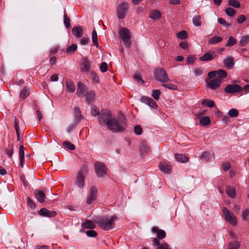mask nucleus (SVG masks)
I'll return each mask as SVG.
<instances>
[{
    "label": "nucleus",
    "mask_w": 249,
    "mask_h": 249,
    "mask_svg": "<svg viewBox=\"0 0 249 249\" xmlns=\"http://www.w3.org/2000/svg\"><path fill=\"white\" fill-rule=\"evenodd\" d=\"M117 217L113 215L110 217H102L96 218L94 220V222L103 230L108 231L114 228L115 221Z\"/></svg>",
    "instance_id": "1"
},
{
    "label": "nucleus",
    "mask_w": 249,
    "mask_h": 249,
    "mask_svg": "<svg viewBox=\"0 0 249 249\" xmlns=\"http://www.w3.org/2000/svg\"><path fill=\"white\" fill-rule=\"evenodd\" d=\"M125 118L123 116L119 121L115 118H112L107 127L113 132H122L125 130Z\"/></svg>",
    "instance_id": "2"
},
{
    "label": "nucleus",
    "mask_w": 249,
    "mask_h": 249,
    "mask_svg": "<svg viewBox=\"0 0 249 249\" xmlns=\"http://www.w3.org/2000/svg\"><path fill=\"white\" fill-rule=\"evenodd\" d=\"M155 79L161 83H166L169 81L166 71L163 68H157L155 70L154 72Z\"/></svg>",
    "instance_id": "3"
},
{
    "label": "nucleus",
    "mask_w": 249,
    "mask_h": 249,
    "mask_svg": "<svg viewBox=\"0 0 249 249\" xmlns=\"http://www.w3.org/2000/svg\"><path fill=\"white\" fill-rule=\"evenodd\" d=\"M119 35L124 46L126 48H129L131 45V35L129 31L125 28H122L119 31Z\"/></svg>",
    "instance_id": "4"
},
{
    "label": "nucleus",
    "mask_w": 249,
    "mask_h": 249,
    "mask_svg": "<svg viewBox=\"0 0 249 249\" xmlns=\"http://www.w3.org/2000/svg\"><path fill=\"white\" fill-rule=\"evenodd\" d=\"M222 211L225 216V220L233 226L236 225L237 221L233 213L226 207H223Z\"/></svg>",
    "instance_id": "5"
},
{
    "label": "nucleus",
    "mask_w": 249,
    "mask_h": 249,
    "mask_svg": "<svg viewBox=\"0 0 249 249\" xmlns=\"http://www.w3.org/2000/svg\"><path fill=\"white\" fill-rule=\"evenodd\" d=\"M112 118L111 111L108 110L102 112L99 115L98 119L100 124L102 123H105L107 126Z\"/></svg>",
    "instance_id": "6"
},
{
    "label": "nucleus",
    "mask_w": 249,
    "mask_h": 249,
    "mask_svg": "<svg viewBox=\"0 0 249 249\" xmlns=\"http://www.w3.org/2000/svg\"><path fill=\"white\" fill-rule=\"evenodd\" d=\"M95 171L98 177H103L107 174V168L102 162H97L95 163Z\"/></svg>",
    "instance_id": "7"
},
{
    "label": "nucleus",
    "mask_w": 249,
    "mask_h": 249,
    "mask_svg": "<svg viewBox=\"0 0 249 249\" xmlns=\"http://www.w3.org/2000/svg\"><path fill=\"white\" fill-rule=\"evenodd\" d=\"M128 5L125 2L121 3L117 7V16L119 19L124 18L125 15L128 9Z\"/></svg>",
    "instance_id": "8"
},
{
    "label": "nucleus",
    "mask_w": 249,
    "mask_h": 249,
    "mask_svg": "<svg viewBox=\"0 0 249 249\" xmlns=\"http://www.w3.org/2000/svg\"><path fill=\"white\" fill-rule=\"evenodd\" d=\"M224 91L227 93H239L242 91V88L237 84H229L225 88Z\"/></svg>",
    "instance_id": "9"
},
{
    "label": "nucleus",
    "mask_w": 249,
    "mask_h": 249,
    "mask_svg": "<svg viewBox=\"0 0 249 249\" xmlns=\"http://www.w3.org/2000/svg\"><path fill=\"white\" fill-rule=\"evenodd\" d=\"M216 57V53L214 50H211L199 58L202 61H209L214 59Z\"/></svg>",
    "instance_id": "10"
},
{
    "label": "nucleus",
    "mask_w": 249,
    "mask_h": 249,
    "mask_svg": "<svg viewBox=\"0 0 249 249\" xmlns=\"http://www.w3.org/2000/svg\"><path fill=\"white\" fill-rule=\"evenodd\" d=\"M97 189L96 187L92 186L90 188L89 195L87 198V203L88 204H91L96 198Z\"/></svg>",
    "instance_id": "11"
},
{
    "label": "nucleus",
    "mask_w": 249,
    "mask_h": 249,
    "mask_svg": "<svg viewBox=\"0 0 249 249\" xmlns=\"http://www.w3.org/2000/svg\"><path fill=\"white\" fill-rule=\"evenodd\" d=\"M87 92V87L82 82H79L77 83V89L76 93L79 97H85Z\"/></svg>",
    "instance_id": "12"
},
{
    "label": "nucleus",
    "mask_w": 249,
    "mask_h": 249,
    "mask_svg": "<svg viewBox=\"0 0 249 249\" xmlns=\"http://www.w3.org/2000/svg\"><path fill=\"white\" fill-rule=\"evenodd\" d=\"M141 101L148 105L150 107L153 108H156L157 105L156 102L150 97L146 96H142L141 99Z\"/></svg>",
    "instance_id": "13"
},
{
    "label": "nucleus",
    "mask_w": 249,
    "mask_h": 249,
    "mask_svg": "<svg viewBox=\"0 0 249 249\" xmlns=\"http://www.w3.org/2000/svg\"><path fill=\"white\" fill-rule=\"evenodd\" d=\"M160 170L164 173L169 174L171 173L172 167L168 162L166 161L160 162L159 164Z\"/></svg>",
    "instance_id": "14"
},
{
    "label": "nucleus",
    "mask_w": 249,
    "mask_h": 249,
    "mask_svg": "<svg viewBox=\"0 0 249 249\" xmlns=\"http://www.w3.org/2000/svg\"><path fill=\"white\" fill-rule=\"evenodd\" d=\"M221 83V80L220 79L214 78L210 81L207 84V86L211 89L215 90L220 87Z\"/></svg>",
    "instance_id": "15"
},
{
    "label": "nucleus",
    "mask_w": 249,
    "mask_h": 249,
    "mask_svg": "<svg viewBox=\"0 0 249 249\" xmlns=\"http://www.w3.org/2000/svg\"><path fill=\"white\" fill-rule=\"evenodd\" d=\"M39 214L43 216L51 217L55 216L57 213L55 211H49L45 208H43L39 211Z\"/></svg>",
    "instance_id": "16"
},
{
    "label": "nucleus",
    "mask_w": 249,
    "mask_h": 249,
    "mask_svg": "<svg viewBox=\"0 0 249 249\" xmlns=\"http://www.w3.org/2000/svg\"><path fill=\"white\" fill-rule=\"evenodd\" d=\"M84 180L85 177L84 175V172L81 170L77 177L76 184L79 188H83L84 186Z\"/></svg>",
    "instance_id": "17"
},
{
    "label": "nucleus",
    "mask_w": 249,
    "mask_h": 249,
    "mask_svg": "<svg viewBox=\"0 0 249 249\" xmlns=\"http://www.w3.org/2000/svg\"><path fill=\"white\" fill-rule=\"evenodd\" d=\"M140 151L142 155L149 153L150 149L145 141H142L139 145Z\"/></svg>",
    "instance_id": "18"
},
{
    "label": "nucleus",
    "mask_w": 249,
    "mask_h": 249,
    "mask_svg": "<svg viewBox=\"0 0 249 249\" xmlns=\"http://www.w3.org/2000/svg\"><path fill=\"white\" fill-rule=\"evenodd\" d=\"M151 231L153 233H157V238L159 239H162L166 237V232L163 230H159L157 227H153Z\"/></svg>",
    "instance_id": "19"
},
{
    "label": "nucleus",
    "mask_w": 249,
    "mask_h": 249,
    "mask_svg": "<svg viewBox=\"0 0 249 249\" xmlns=\"http://www.w3.org/2000/svg\"><path fill=\"white\" fill-rule=\"evenodd\" d=\"M149 17L154 20H158L161 18V14L159 10H153L149 12Z\"/></svg>",
    "instance_id": "20"
},
{
    "label": "nucleus",
    "mask_w": 249,
    "mask_h": 249,
    "mask_svg": "<svg viewBox=\"0 0 249 249\" xmlns=\"http://www.w3.org/2000/svg\"><path fill=\"white\" fill-rule=\"evenodd\" d=\"M72 33L73 36L77 37H82L84 34L83 27L80 26L73 27Z\"/></svg>",
    "instance_id": "21"
},
{
    "label": "nucleus",
    "mask_w": 249,
    "mask_h": 249,
    "mask_svg": "<svg viewBox=\"0 0 249 249\" xmlns=\"http://www.w3.org/2000/svg\"><path fill=\"white\" fill-rule=\"evenodd\" d=\"M67 90L70 93H73L75 90V86L72 80L69 79L66 80Z\"/></svg>",
    "instance_id": "22"
},
{
    "label": "nucleus",
    "mask_w": 249,
    "mask_h": 249,
    "mask_svg": "<svg viewBox=\"0 0 249 249\" xmlns=\"http://www.w3.org/2000/svg\"><path fill=\"white\" fill-rule=\"evenodd\" d=\"M34 193L36 198L39 201V202L43 203L45 201L46 196L42 191L36 190Z\"/></svg>",
    "instance_id": "23"
},
{
    "label": "nucleus",
    "mask_w": 249,
    "mask_h": 249,
    "mask_svg": "<svg viewBox=\"0 0 249 249\" xmlns=\"http://www.w3.org/2000/svg\"><path fill=\"white\" fill-rule=\"evenodd\" d=\"M226 192L229 197L231 198H235L236 193L235 188L233 186H229L227 187L226 190Z\"/></svg>",
    "instance_id": "24"
},
{
    "label": "nucleus",
    "mask_w": 249,
    "mask_h": 249,
    "mask_svg": "<svg viewBox=\"0 0 249 249\" xmlns=\"http://www.w3.org/2000/svg\"><path fill=\"white\" fill-rule=\"evenodd\" d=\"M223 63L226 68L228 69H232L234 66V59L232 57H228L226 59H225L223 61Z\"/></svg>",
    "instance_id": "25"
},
{
    "label": "nucleus",
    "mask_w": 249,
    "mask_h": 249,
    "mask_svg": "<svg viewBox=\"0 0 249 249\" xmlns=\"http://www.w3.org/2000/svg\"><path fill=\"white\" fill-rule=\"evenodd\" d=\"M81 69L82 71H89L90 69V63L86 58L83 60L81 64Z\"/></svg>",
    "instance_id": "26"
},
{
    "label": "nucleus",
    "mask_w": 249,
    "mask_h": 249,
    "mask_svg": "<svg viewBox=\"0 0 249 249\" xmlns=\"http://www.w3.org/2000/svg\"><path fill=\"white\" fill-rule=\"evenodd\" d=\"M82 226L86 229H94L95 228L94 222L89 220H86L85 222L82 223Z\"/></svg>",
    "instance_id": "27"
},
{
    "label": "nucleus",
    "mask_w": 249,
    "mask_h": 249,
    "mask_svg": "<svg viewBox=\"0 0 249 249\" xmlns=\"http://www.w3.org/2000/svg\"><path fill=\"white\" fill-rule=\"evenodd\" d=\"M176 160L180 162H186L188 161V157L183 154H176L175 155Z\"/></svg>",
    "instance_id": "28"
},
{
    "label": "nucleus",
    "mask_w": 249,
    "mask_h": 249,
    "mask_svg": "<svg viewBox=\"0 0 249 249\" xmlns=\"http://www.w3.org/2000/svg\"><path fill=\"white\" fill-rule=\"evenodd\" d=\"M74 113L76 121H79L81 120L83 116L81 114L80 109L79 107H75L74 108Z\"/></svg>",
    "instance_id": "29"
},
{
    "label": "nucleus",
    "mask_w": 249,
    "mask_h": 249,
    "mask_svg": "<svg viewBox=\"0 0 249 249\" xmlns=\"http://www.w3.org/2000/svg\"><path fill=\"white\" fill-rule=\"evenodd\" d=\"M211 123V120L209 117L208 116H204L201 118L199 119V123L200 124L202 125H209Z\"/></svg>",
    "instance_id": "30"
},
{
    "label": "nucleus",
    "mask_w": 249,
    "mask_h": 249,
    "mask_svg": "<svg viewBox=\"0 0 249 249\" xmlns=\"http://www.w3.org/2000/svg\"><path fill=\"white\" fill-rule=\"evenodd\" d=\"M193 23L196 26H200L202 24L200 16L199 15L194 16L193 18Z\"/></svg>",
    "instance_id": "31"
},
{
    "label": "nucleus",
    "mask_w": 249,
    "mask_h": 249,
    "mask_svg": "<svg viewBox=\"0 0 249 249\" xmlns=\"http://www.w3.org/2000/svg\"><path fill=\"white\" fill-rule=\"evenodd\" d=\"M217 74L218 75V77L215 78L216 79H220L221 82L222 81L223 79L227 76L226 71L222 69H219L217 71Z\"/></svg>",
    "instance_id": "32"
},
{
    "label": "nucleus",
    "mask_w": 249,
    "mask_h": 249,
    "mask_svg": "<svg viewBox=\"0 0 249 249\" xmlns=\"http://www.w3.org/2000/svg\"><path fill=\"white\" fill-rule=\"evenodd\" d=\"M77 46L75 44H72L71 46L68 47L66 50V53L68 54H72L77 50Z\"/></svg>",
    "instance_id": "33"
},
{
    "label": "nucleus",
    "mask_w": 249,
    "mask_h": 249,
    "mask_svg": "<svg viewBox=\"0 0 249 249\" xmlns=\"http://www.w3.org/2000/svg\"><path fill=\"white\" fill-rule=\"evenodd\" d=\"M249 42V36L246 35L241 37L239 45L242 46H245Z\"/></svg>",
    "instance_id": "34"
},
{
    "label": "nucleus",
    "mask_w": 249,
    "mask_h": 249,
    "mask_svg": "<svg viewBox=\"0 0 249 249\" xmlns=\"http://www.w3.org/2000/svg\"><path fill=\"white\" fill-rule=\"evenodd\" d=\"M87 98L86 101L88 103H90L93 102L94 100L95 97V93L92 91H90L88 92L87 94L86 93Z\"/></svg>",
    "instance_id": "35"
},
{
    "label": "nucleus",
    "mask_w": 249,
    "mask_h": 249,
    "mask_svg": "<svg viewBox=\"0 0 249 249\" xmlns=\"http://www.w3.org/2000/svg\"><path fill=\"white\" fill-rule=\"evenodd\" d=\"M212 156L214 157V154L213 153L212 154L210 152L205 151L202 154L200 158L201 159H204L206 160H209L211 158Z\"/></svg>",
    "instance_id": "36"
},
{
    "label": "nucleus",
    "mask_w": 249,
    "mask_h": 249,
    "mask_svg": "<svg viewBox=\"0 0 249 249\" xmlns=\"http://www.w3.org/2000/svg\"><path fill=\"white\" fill-rule=\"evenodd\" d=\"M228 4L234 8H239L241 7L240 2L237 0H229Z\"/></svg>",
    "instance_id": "37"
},
{
    "label": "nucleus",
    "mask_w": 249,
    "mask_h": 249,
    "mask_svg": "<svg viewBox=\"0 0 249 249\" xmlns=\"http://www.w3.org/2000/svg\"><path fill=\"white\" fill-rule=\"evenodd\" d=\"M29 95V89L28 88H24L20 93V98L25 99Z\"/></svg>",
    "instance_id": "38"
},
{
    "label": "nucleus",
    "mask_w": 249,
    "mask_h": 249,
    "mask_svg": "<svg viewBox=\"0 0 249 249\" xmlns=\"http://www.w3.org/2000/svg\"><path fill=\"white\" fill-rule=\"evenodd\" d=\"M202 106H207L209 107H213L215 106L213 100H208L204 99L201 103Z\"/></svg>",
    "instance_id": "39"
},
{
    "label": "nucleus",
    "mask_w": 249,
    "mask_h": 249,
    "mask_svg": "<svg viewBox=\"0 0 249 249\" xmlns=\"http://www.w3.org/2000/svg\"><path fill=\"white\" fill-rule=\"evenodd\" d=\"M63 145L70 150H74L75 149V146L70 141H64Z\"/></svg>",
    "instance_id": "40"
},
{
    "label": "nucleus",
    "mask_w": 249,
    "mask_h": 249,
    "mask_svg": "<svg viewBox=\"0 0 249 249\" xmlns=\"http://www.w3.org/2000/svg\"><path fill=\"white\" fill-rule=\"evenodd\" d=\"M222 40V38L221 37L215 36L209 40V44H213L217 43Z\"/></svg>",
    "instance_id": "41"
},
{
    "label": "nucleus",
    "mask_w": 249,
    "mask_h": 249,
    "mask_svg": "<svg viewBox=\"0 0 249 249\" xmlns=\"http://www.w3.org/2000/svg\"><path fill=\"white\" fill-rule=\"evenodd\" d=\"M92 40L93 44L96 47H98L99 44L98 42V39H97V34L95 31V30H93L92 32Z\"/></svg>",
    "instance_id": "42"
},
{
    "label": "nucleus",
    "mask_w": 249,
    "mask_h": 249,
    "mask_svg": "<svg viewBox=\"0 0 249 249\" xmlns=\"http://www.w3.org/2000/svg\"><path fill=\"white\" fill-rule=\"evenodd\" d=\"M239 112L237 109L235 108H232L230 109L228 112V115L232 118L236 117L238 116Z\"/></svg>",
    "instance_id": "43"
},
{
    "label": "nucleus",
    "mask_w": 249,
    "mask_h": 249,
    "mask_svg": "<svg viewBox=\"0 0 249 249\" xmlns=\"http://www.w3.org/2000/svg\"><path fill=\"white\" fill-rule=\"evenodd\" d=\"M99 113L100 112L98 108L94 105H92L91 107V115L94 116H96L99 115Z\"/></svg>",
    "instance_id": "44"
},
{
    "label": "nucleus",
    "mask_w": 249,
    "mask_h": 249,
    "mask_svg": "<svg viewBox=\"0 0 249 249\" xmlns=\"http://www.w3.org/2000/svg\"><path fill=\"white\" fill-rule=\"evenodd\" d=\"M239 247V242L236 241H234L230 243L229 249H238Z\"/></svg>",
    "instance_id": "45"
},
{
    "label": "nucleus",
    "mask_w": 249,
    "mask_h": 249,
    "mask_svg": "<svg viewBox=\"0 0 249 249\" xmlns=\"http://www.w3.org/2000/svg\"><path fill=\"white\" fill-rule=\"evenodd\" d=\"M64 22L66 27L67 28H70L71 26L70 24V19L65 13V12H64Z\"/></svg>",
    "instance_id": "46"
},
{
    "label": "nucleus",
    "mask_w": 249,
    "mask_h": 249,
    "mask_svg": "<svg viewBox=\"0 0 249 249\" xmlns=\"http://www.w3.org/2000/svg\"><path fill=\"white\" fill-rule=\"evenodd\" d=\"M226 14L229 17H233L235 14V10L231 7H228L225 10Z\"/></svg>",
    "instance_id": "47"
},
{
    "label": "nucleus",
    "mask_w": 249,
    "mask_h": 249,
    "mask_svg": "<svg viewBox=\"0 0 249 249\" xmlns=\"http://www.w3.org/2000/svg\"><path fill=\"white\" fill-rule=\"evenodd\" d=\"M177 36L178 38L183 39L187 37L188 35L185 31H181L177 34Z\"/></svg>",
    "instance_id": "48"
},
{
    "label": "nucleus",
    "mask_w": 249,
    "mask_h": 249,
    "mask_svg": "<svg viewBox=\"0 0 249 249\" xmlns=\"http://www.w3.org/2000/svg\"><path fill=\"white\" fill-rule=\"evenodd\" d=\"M162 86L172 90H176L178 89V86L173 84H163Z\"/></svg>",
    "instance_id": "49"
},
{
    "label": "nucleus",
    "mask_w": 249,
    "mask_h": 249,
    "mask_svg": "<svg viewBox=\"0 0 249 249\" xmlns=\"http://www.w3.org/2000/svg\"><path fill=\"white\" fill-rule=\"evenodd\" d=\"M161 92L159 89H154L152 91V96L156 100H159Z\"/></svg>",
    "instance_id": "50"
},
{
    "label": "nucleus",
    "mask_w": 249,
    "mask_h": 249,
    "mask_svg": "<svg viewBox=\"0 0 249 249\" xmlns=\"http://www.w3.org/2000/svg\"><path fill=\"white\" fill-rule=\"evenodd\" d=\"M236 42L235 39L233 36H230L226 46L230 47L234 45Z\"/></svg>",
    "instance_id": "51"
},
{
    "label": "nucleus",
    "mask_w": 249,
    "mask_h": 249,
    "mask_svg": "<svg viewBox=\"0 0 249 249\" xmlns=\"http://www.w3.org/2000/svg\"><path fill=\"white\" fill-rule=\"evenodd\" d=\"M134 132L137 135H140L142 134V129L140 125H137L134 127Z\"/></svg>",
    "instance_id": "52"
},
{
    "label": "nucleus",
    "mask_w": 249,
    "mask_h": 249,
    "mask_svg": "<svg viewBox=\"0 0 249 249\" xmlns=\"http://www.w3.org/2000/svg\"><path fill=\"white\" fill-rule=\"evenodd\" d=\"M87 235L89 237H94L97 235V233L94 230H89L86 231Z\"/></svg>",
    "instance_id": "53"
},
{
    "label": "nucleus",
    "mask_w": 249,
    "mask_h": 249,
    "mask_svg": "<svg viewBox=\"0 0 249 249\" xmlns=\"http://www.w3.org/2000/svg\"><path fill=\"white\" fill-rule=\"evenodd\" d=\"M100 71L103 72H106L107 71V64L106 62H103L100 66Z\"/></svg>",
    "instance_id": "54"
},
{
    "label": "nucleus",
    "mask_w": 249,
    "mask_h": 249,
    "mask_svg": "<svg viewBox=\"0 0 249 249\" xmlns=\"http://www.w3.org/2000/svg\"><path fill=\"white\" fill-rule=\"evenodd\" d=\"M222 167L224 171H227L231 167V165L228 162H224L222 164Z\"/></svg>",
    "instance_id": "55"
},
{
    "label": "nucleus",
    "mask_w": 249,
    "mask_h": 249,
    "mask_svg": "<svg viewBox=\"0 0 249 249\" xmlns=\"http://www.w3.org/2000/svg\"><path fill=\"white\" fill-rule=\"evenodd\" d=\"M6 153L7 155L9 156V157L12 159V155L13 153V147H9L8 148L6 149Z\"/></svg>",
    "instance_id": "56"
},
{
    "label": "nucleus",
    "mask_w": 249,
    "mask_h": 249,
    "mask_svg": "<svg viewBox=\"0 0 249 249\" xmlns=\"http://www.w3.org/2000/svg\"><path fill=\"white\" fill-rule=\"evenodd\" d=\"M249 215V209H246L243 211L242 216V218L244 220L246 221L248 220L247 217H248Z\"/></svg>",
    "instance_id": "57"
},
{
    "label": "nucleus",
    "mask_w": 249,
    "mask_h": 249,
    "mask_svg": "<svg viewBox=\"0 0 249 249\" xmlns=\"http://www.w3.org/2000/svg\"><path fill=\"white\" fill-rule=\"evenodd\" d=\"M27 202L28 205L31 208H35V207H36L35 204L34 203L33 200L29 197H27Z\"/></svg>",
    "instance_id": "58"
},
{
    "label": "nucleus",
    "mask_w": 249,
    "mask_h": 249,
    "mask_svg": "<svg viewBox=\"0 0 249 249\" xmlns=\"http://www.w3.org/2000/svg\"><path fill=\"white\" fill-rule=\"evenodd\" d=\"M19 158H24V147L23 145H21L19 146Z\"/></svg>",
    "instance_id": "59"
},
{
    "label": "nucleus",
    "mask_w": 249,
    "mask_h": 249,
    "mask_svg": "<svg viewBox=\"0 0 249 249\" xmlns=\"http://www.w3.org/2000/svg\"><path fill=\"white\" fill-rule=\"evenodd\" d=\"M246 19V16L243 15H241L237 18V21L238 23L241 24V23H243L244 21H245Z\"/></svg>",
    "instance_id": "60"
},
{
    "label": "nucleus",
    "mask_w": 249,
    "mask_h": 249,
    "mask_svg": "<svg viewBox=\"0 0 249 249\" xmlns=\"http://www.w3.org/2000/svg\"><path fill=\"white\" fill-rule=\"evenodd\" d=\"M218 22L224 26L225 27H228L229 26V24L227 23L225 20H224L222 18H219L218 19Z\"/></svg>",
    "instance_id": "61"
},
{
    "label": "nucleus",
    "mask_w": 249,
    "mask_h": 249,
    "mask_svg": "<svg viewBox=\"0 0 249 249\" xmlns=\"http://www.w3.org/2000/svg\"><path fill=\"white\" fill-rule=\"evenodd\" d=\"M133 77L138 82H141L142 84L144 83L141 76L135 74L134 75Z\"/></svg>",
    "instance_id": "62"
},
{
    "label": "nucleus",
    "mask_w": 249,
    "mask_h": 249,
    "mask_svg": "<svg viewBox=\"0 0 249 249\" xmlns=\"http://www.w3.org/2000/svg\"><path fill=\"white\" fill-rule=\"evenodd\" d=\"M195 60V57L190 55L187 58L186 62L188 64L193 63Z\"/></svg>",
    "instance_id": "63"
},
{
    "label": "nucleus",
    "mask_w": 249,
    "mask_h": 249,
    "mask_svg": "<svg viewBox=\"0 0 249 249\" xmlns=\"http://www.w3.org/2000/svg\"><path fill=\"white\" fill-rule=\"evenodd\" d=\"M217 75V71H212L209 72L208 74L209 78L212 79L214 78Z\"/></svg>",
    "instance_id": "64"
}]
</instances>
